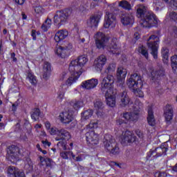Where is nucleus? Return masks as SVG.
<instances>
[{
  "mask_svg": "<svg viewBox=\"0 0 177 177\" xmlns=\"http://www.w3.org/2000/svg\"><path fill=\"white\" fill-rule=\"evenodd\" d=\"M136 16L138 19H141L140 24L142 27H153L157 26L160 23V20L157 19L156 15L151 12L147 13V6L145 4H138L136 6ZM147 13V14H146Z\"/></svg>",
  "mask_w": 177,
  "mask_h": 177,
  "instance_id": "obj_1",
  "label": "nucleus"
},
{
  "mask_svg": "<svg viewBox=\"0 0 177 177\" xmlns=\"http://www.w3.org/2000/svg\"><path fill=\"white\" fill-rule=\"evenodd\" d=\"M127 84L129 89L138 97H143L145 96L143 91L140 90L143 88V80H142V76L138 75V73L131 75L130 78L127 80Z\"/></svg>",
  "mask_w": 177,
  "mask_h": 177,
  "instance_id": "obj_2",
  "label": "nucleus"
},
{
  "mask_svg": "<svg viewBox=\"0 0 177 177\" xmlns=\"http://www.w3.org/2000/svg\"><path fill=\"white\" fill-rule=\"evenodd\" d=\"M104 147L111 154H120V147L115 139L110 134H105L104 138Z\"/></svg>",
  "mask_w": 177,
  "mask_h": 177,
  "instance_id": "obj_3",
  "label": "nucleus"
},
{
  "mask_svg": "<svg viewBox=\"0 0 177 177\" xmlns=\"http://www.w3.org/2000/svg\"><path fill=\"white\" fill-rule=\"evenodd\" d=\"M88 63V57L85 55L80 56L77 59L71 61L69 65V71H77L82 74V67Z\"/></svg>",
  "mask_w": 177,
  "mask_h": 177,
  "instance_id": "obj_4",
  "label": "nucleus"
},
{
  "mask_svg": "<svg viewBox=\"0 0 177 177\" xmlns=\"http://www.w3.org/2000/svg\"><path fill=\"white\" fill-rule=\"evenodd\" d=\"M100 90L102 93L114 91V76L113 75L107 74L102 79Z\"/></svg>",
  "mask_w": 177,
  "mask_h": 177,
  "instance_id": "obj_5",
  "label": "nucleus"
},
{
  "mask_svg": "<svg viewBox=\"0 0 177 177\" xmlns=\"http://www.w3.org/2000/svg\"><path fill=\"white\" fill-rule=\"evenodd\" d=\"M71 15V11L69 10L57 11L54 16L55 24L58 26V27H61V26L66 24L68 21Z\"/></svg>",
  "mask_w": 177,
  "mask_h": 177,
  "instance_id": "obj_6",
  "label": "nucleus"
},
{
  "mask_svg": "<svg viewBox=\"0 0 177 177\" xmlns=\"http://www.w3.org/2000/svg\"><path fill=\"white\" fill-rule=\"evenodd\" d=\"M71 52H73V44L68 42L64 46H59L55 50V55L59 57H62V59L68 57L71 55Z\"/></svg>",
  "mask_w": 177,
  "mask_h": 177,
  "instance_id": "obj_7",
  "label": "nucleus"
},
{
  "mask_svg": "<svg viewBox=\"0 0 177 177\" xmlns=\"http://www.w3.org/2000/svg\"><path fill=\"white\" fill-rule=\"evenodd\" d=\"M157 38L156 35H152L147 39V46L151 50V55L154 59H158V45L157 43L158 41H154Z\"/></svg>",
  "mask_w": 177,
  "mask_h": 177,
  "instance_id": "obj_8",
  "label": "nucleus"
},
{
  "mask_svg": "<svg viewBox=\"0 0 177 177\" xmlns=\"http://www.w3.org/2000/svg\"><path fill=\"white\" fill-rule=\"evenodd\" d=\"M132 112H125L123 113V118L127 122H136L139 120L140 114V107L134 106Z\"/></svg>",
  "mask_w": 177,
  "mask_h": 177,
  "instance_id": "obj_9",
  "label": "nucleus"
},
{
  "mask_svg": "<svg viewBox=\"0 0 177 177\" xmlns=\"http://www.w3.org/2000/svg\"><path fill=\"white\" fill-rule=\"evenodd\" d=\"M167 151H168V148L165 145H161L159 147L151 149L148 153L147 158L154 160L158 157L167 156Z\"/></svg>",
  "mask_w": 177,
  "mask_h": 177,
  "instance_id": "obj_10",
  "label": "nucleus"
},
{
  "mask_svg": "<svg viewBox=\"0 0 177 177\" xmlns=\"http://www.w3.org/2000/svg\"><path fill=\"white\" fill-rule=\"evenodd\" d=\"M70 73H71V75L65 81V83L60 85L62 86V91H67L69 86H71L73 84H75V82L78 81V79L81 75L77 71H70Z\"/></svg>",
  "mask_w": 177,
  "mask_h": 177,
  "instance_id": "obj_11",
  "label": "nucleus"
},
{
  "mask_svg": "<svg viewBox=\"0 0 177 177\" xmlns=\"http://www.w3.org/2000/svg\"><path fill=\"white\" fill-rule=\"evenodd\" d=\"M20 149L17 146L12 145L8 148L6 158L11 162H16L19 160Z\"/></svg>",
  "mask_w": 177,
  "mask_h": 177,
  "instance_id": "obj_12",
  "label": "nucleus"
},
{
  "mask_svg": "<svg viewBox=\"0 0 177 177\" xmlns=\"http://www.w3.org/2000/svg\"><path fill=\"white\" fill-rule=\"evenodd\" d=\"M94 39L95 41L96 46L98 49L102 48H106L109 39L106 37V35L102 32H98L94 35Z\"/></svg>",
  "mask_w": 177,
  "mask_h": 177,
  "instance_id": "obj_13",
  "label": "nucleus"
},
{
  "mask_svg": "<svg viewBox=\"0 0 177 177\" xmlns=\"http://www.w3.org/2000/svg\"><path fill=\"white\" fill-rule=\"evenodd\" d=\"M107 63V57L104 55H101L95 59L93 67L96 71H102Z\"/></svg>",
  "mask_w": 177,
  "mask_h": 177,
  "instance_id": "obj_14",
  "label": "nucleus"
},
{
  "mask_svg": "<svg viewBox=\"0 0 177 177\" xmlns=\"http://www.w3.org/2000/svg\"><path fill=\"white\" fill-rule=\"evenodd\" d=\"M86 140L88 145L96 146L99 145V135L95 131H86Z\"/></svg>",
  "mask_w": 177,
  "mask_h": 177,
  "instance_id": "obj_15",
  "label": "nucleus"
},
{
  "mask_svg": "<svg viewBox=\"0 0 177 177\" xmlns=\"http://www.w3.org/2000/svg\"><path fill=\"white\" fill-rule=\"evenodd\" d=\"M115 15L111 12H106L105 15V21L104 23V28H113L115 27Z\"/></svg>",
  "mask_w": 177,
  "mask_h": 177,
  "instance_id": "obj_16",
  "label": "nucleus"
},
{
  "mask_svg": "<svg viewBox=\"0 0 177 177\" xmlns=\"http://www.w3.org/2000/svg\"><path fill=\"white\" fill-rule=\"evenodd\" d=\"M7 175L8 177H25L24 171L15 166H9L7 168Z\"/></svg>",
  "mask_w": 177,
  "mask_h": 177,
  "instance_id": "obj_17",
  "label": "nucleus"
},
{
  "mask_svg": "<svg viewBox=\"0 0 177 177\" xmlns=\"http://www.w3.org/2000/svg\"><path fill=\"white\" fill-rule=\"evenodd\" d=\"M121 139L122 143H134V142L138 140V138L135 134H133V133L130 131H126L123 132L121 136Z\"/></svg>",
  "mask_w": 177,
  "mask_h": 177,
  "instance_id": "obj_18",
  "label": "nucleus"
},
{
  "mask_svg": "<svg viewBox=\"0 0 177 177\" xmlns=\"http://www.w3.org/2000/svg\"><path fill=\"white\" fill-rule=\"evenodd\" d=\"M59 120L62 124L67 125L74 121V117L73 116V112L71 111H64L59 114Z\"/></svg>",
  "mask_w": 177,
  "mask_h": 177,
  "instance_id": "obj_19",
  "label": "nucleus"
},
{
  "mask_svg": "<svg viewBox=\"0 0 177 177\" xmlns=\"http://www.w3.org/2000/svg\"><path fill=\"white\" fill-rule=\"evenodd\" d=\"M165 120L167 124H169L172 119L174 118V108L172 105L167 104L164 108V114Z\"/></svg>",
  "mask_w": 177,
  "mask_h": 177,
  "instance_id": "obj_20",
  "label": "nucleus"
},
{
  "mask_svg": "<svg viewBox=\"0 0 177 177\" xmlns=\"http://www.w3.org/2000/svg\"><path fill=\"white\" fill-rule=\"evenodd\" d=\"M127 74H128V71L126 68L119 67L116 72L117 82L120 84H124L125 78H127Z\"/></svg>",
  "mask_w": 177,
  "mask_h": 177,
  "instance_id": "obj_21",
  "label": "nucleus"
},
{
  "mask_svg": "<svg viewBox=\"0 0 177 177\" xmlns=\"http://www.w3.org/2000/svg\"><path fill=\"white\" fill-rule=\"evenodd\" d=\"M99 84V80L96 78H92L86 80L82 83V87L84 89L91 90L96 88Z\"/></svg>",
  "mask_w": 177,
  "mask_h": 177,
  "instance_id": "obj_22",
  "label": "nucleus"
},
{
  "mask_svg": "<svg viewBox=\"0 0 177 177\" xmlns=\"http://www.w3.org/2000/svg\"><path fill=\"white\" fill-rule=\"evenodd\" d=\"M104 93H105V99L107 106L109 107H115L116 98L114 91H108Z\"/></svg>",
  "mask_w": 177,
  "mask_h": 177,
  "instance_id": "obj_23",
  "label": "nucleus"
},
{
  "mask_svg": "<svg viewBox=\"0 0 177 177\" xmlns=\"http://www.w3.org/2000/svg\"><path fill=\"white\" fill-rule=\"evenodd\" d=\"M69 139H71V135L70 134V132L64 129L59 130L58 136L55 138V140H57V142L60 140H69Z\"/></svg>",
  "mask_w": 177,
  "mask_h": 177,
  "instance_id": "obj_24",
  "label": "nucleus"
},
{
  "mask_svg": "<svg viewBox=\"0 0 177 177\" xmlns=\"http://www.w3.org/2000/svg\"><path fill=\"white\" fill-rule=\"evenodd\" d=\"M52 73V65L48 62H45L43 65V72L42 75L44 80H48L50 77Z\"/></svg>",
  "mask_w": 177,
  "mask_h": 177,
  "instance_id": "obj_25",
  "label": "nucleus"
},
{
  "mask_svg": "<svg viewBox=\"0 0 177 177\" xmlns=\"http://www.w3.org/2000/svg\"><path fill=\"white\" fill-rule=\"evenodd\" d=\"M131 104H132L131 98H129V96H128V94L127 93V92L124 91L121 94V98H120L121 107L129 106H131Z\"/></svg>",
  "mask_w": 177,
  "mask_h": 177,
  "instance_id": "obj_26",
  "label": "nucleus"
},
{
  "mask_svg": "<svg viewBox=\"0 0 177 177\" xmlns=\"http://www.w3.org/2000/svg\"><path fill=\"white\" fill-rule=\"evenodd\" d=\"M66 37H68V31L66 30H59L55 33L54 39L57 42H60L63 39H66Z\"/></svg>",
  "mask_w": 177,
  "mask_h": 177,
  "instance_id": "obj_27",
  "label": "nucleus"
},
{
  "mask_svg": "<svg viewBox=\"0 0 177 177\" xmlns=\"http://www.w3.org/2000/svg\"><path fill=\"white\" fill-rule=\"evenodd\" d=\"M102 16L103 14L102 12H98L91 16L90 18L91 27H97L99 21H100V19H102Z\"/></svg>",
  "mask_w": 177,
  "mask_h": 177,
  "instance_id": "obj_28",
  "label": "nucleus"
},
{
  "mask_svg": "<svg viewBox=\"0 0 177 177\" xmlns=\"http://www.w3.org/2000/svg\"><path fill=\"white\" fill-rule=\"evenodd\" d=\"M117 39H114L111 43L109 48V51L112 53V55H120L121 53V48L120 46H117Z\"/></svg>",
  "mask_w": 177,
  "mask_h": 177,
  "instance_id": "obj_29",
  "label": "nucleus"
},
{
  "mask_svg": "<svg viewBox=\"0 0 177 177\" xmlns=\"http://www.w3.org/2000/svg\"><path fill=\"white\" fill-rule=\"evenodd\" d=\"M121 22L124 26H128L133 23V16L131 14H122L121 16Z\"/></svg>",
  "mask_w": 177,
  "mask_h": 177,
  "instance_id": "obj_30",
  "label": "nucleus"
},
{
  "mask_svg": "<svg viewBox=\"0 0 177 177\" xmlns=\"http://www.w3.org/2000/svg\"><path fill=\"white\" fill-rule=\"evenodd\" d=\"M147 74L148 75H150L153 79H154L157 75H159V77H162L164 75V69H162L158 71H154V68H149L147 70Z\"/></svg>",
  "mask_w": 177,
  "mask_h": 177,
  "instance_id": "obj_31",
  "label": "nucleus"
},
{
  "mask_svg": "<svg viewBox=\"0 0 177 177\" xmlns=\"http://www.w3.org/2000/svg\"><path fill=\"white\" fill-rule=\"evenodd\" d=\"M59 156L63 160H71V157L73 160H75V155L71 151H63Z\"/></svg>",
  "mask_w": 177,
  "mask_h": 177,
  "instance_id": "obj_32",
  "label": "nucleus"
},
{
  "mask_svg": "<svg viewBox=\"0 0 177 177\" xmlns=\"http://www.w3.org/2000/svg\"><path fill=\"white\" fill-rule=\"evenodd\" d=\"M147 121L151 127H154V125H156V119H154V114L153 113V109L151 107H149L148 109Z\"/></svg>",
  "mask_w": 177,
  "mask_h": 177,
  "instance_id": "obj_33",
  "label": "nucleus"
},
{
  "mask_svg": "<svg viewBox=\"0 0 177 177\" xmlns=\"http://www.w3.org/2000/svg\"><path fill=\"white\" fill-rule=\"evenodd\" d=\"M161 55L162 57V61L165 64H168L169 59V50L167 47H163L161 49Z\"/></svg>",
  "mask_w": 177,
  "mask_h": 177,
  "instance_id": "obj_34",
  "label": "nucleus"
},
{
  "mask_svg": "<svg viewBox=\"0 0 177 177\" xmlns=\"http://www.w3.org/2000/svg\"><path fill=\"white\" fill-rule=\"evenodd\" d=\"M99 125V121L97 120H91L89 123V124L86 125L85 127V131L91 132V131H93L94 129H96Z\"/></svg>",
  "mask_w": 177,
  "mask_h": 177,
  "instance_id": "obj_35",
  "label": "nucleus"
},
{
  "mask_svg": "<svg viewBox=\"0 0 177 177\" xmlns=\"http://www.w3.org/2000/svg\"><path fill=\"white\" fill-rule=\"evenodd\" d=\"M92 115H93V111H92V109H88L82 113V120L86 121V120H89Z\"/></svg>",
  "mask_w": 177,
  "mask_h": 177,
  "instance_id": "obj_36",
  "label": "nucleus"
},
{
  "mask_svg": "<svg viewBox=\"0 0 177 177\" xmlns=\"http://www.w3.org/2000/svg\"><path fill=\"white\" fill-rule=\"evenodd\" d=\"M26 79L28 80L32 85H37V77L32 72H28Z\"/></svg>",
  "mask_w": 177,
  "mask_h": 177,
  "instance_id": "obj_37",
  "label": "nucleus"
},
{
  "mask_svg": "<svg viewBox=\"0 0 177 177\" xmlns=\"http://www.w3.org/2000/svg\"><path fill=\"white\" fill-rule=\"evenodd\" d=\"M24 168L26 171H28V172H30V171L32 170V168H34L32 161H31L30 158H26Z\"/></svg>",
  "mask_w": 177,
  "mask_h": 177,
  "instance_id": "obj_38",
  "label": "nucleus"
},
{
  "mask_svg": "<svg viewBox=\"0 0 177 177\" xmlns=\"http://www.w3.org/2000/svg\"><path fill=\"white\" fill-rule=\"evenodd\" d=\"M119 6L120 8H122L123 9H125L126 10H131L132 7L131 6V4L129 3L126 0H122L119 2Z\"/></svg>",
  "mask_w": 177,
  "mask_h": 177,
  "instance_id": "obj_39",
  "label": "nucleus"
},
{
  "mask_svg": "<svg viewBox=\"0 0 177 177\" xmlns=\"http://www.w3.org/2000/svg\"><path fill=\"white\" fill-rule=\"evenodd\" d=\"M52 26V19H47L45 22L41 26V29L43 31H48V28H50Z\"/></svg>",
  "mask_w": 177,
  "mask_h": 177,
  "instance_id": "obj_40",
  "label": "nucleus"
},
{
  "mask_svg": "<svg viewBox=\"0 0 177 177\" xmlns=\"http://www.w3.org/2000/svg\"><path fill=\"white\" fill-rule=\"evenodd\" d=\"M72 105L75 110H77V109H80V107H82L84 106V102L75 100L72 102Z\"/></svg>",
  "mask_w": 177,
  "mask_h": 177,
  "instance_id": "obj_41",
  "label": "nucleus"
},
{
  "mask_svg": "<svg viewBox=\"0 0 177 177\" xmlns=\"http://www.w3.org/2000/svg\"><path fill=\"white\" fill-rule=\"evenodd\" d=\"M166 17L173 21H177V12L174 11L167 12Z\"/></svg>",
  "mask_w": 177,
  "mask_h": 177,
  "instance_id": "obj_42",
  "label": "nucleus"
},
{
  "mask_svg": "<svg viewBox=\"0 0 177 177\" xmlns=\"http://www.w3.org/2000/svg\"><path fill=\"white\" fill-rule=\"evenodd\" d=\"M138 52L142 55L146 59H149V53H147V50L143 46H140L138 48Z\"/></svg>",
  "mask_w": 177,
  "mask_h": 177,
  "instance_id": "obj_43",
  "label": "nucleus"
},
{
  "mask_svg": "<svg viewBox=\"0 0 177 177\" xmlns=\"http://www.w3.org/2000/svg\"><path fill=\"white\" fill-rule=\"evenodd\" d=\"M39 114H40V111L39 109H34L32 115H31V118L34 121H37L39 118Z\"/></svg>",
  "mask_w": 177,
  "mask_h": 177,
  "instance_id": "obj_44",
  "label": "nucleus"
},
{
  "mask_svg": "<svg viewBox=\"0 0 177 177\" xmlns=\"http://www.w3.org/2000/svg\"><path fill=\"white\" fill-rule=\"evenodd\" d=\"M163 1V2H165V3H168L169 5H170V6L174 9L176 10L177 9V1L176 0H162Z\"/></svg>",
  "mask_w": 177,
  "mask_h": 177,
  "instance_id": "obj_45",
  "label": "nucleus"
},
{
  "mask_svg": "<svg viewBox=\"0 0 177 177\" xmlns=\"http://www.w3.org/2000/svg\"><path fill=\"white\" fill-rule=\"evenodd\" d=\"M57 93L58 96L57 97V99L59 102H62V100H63V97H64V93H66V91L62 90V86H59Z\"/></svg>",
  "mask_w": 177,
  "mask_h": 177,
  "instance_id": "obj_46",
  "label": "nucleus"
},
{
  "mask_svg": "<svg viewBox=\"0 0 177 177\" xmlns=\"http://www.w3.org/2000/svg\"><path fill=\"white\" fill-rule=\"evenodd\" d=\"M94 108L95 110H102L103 109V102L100 100H96L94 102Z\"/></svg>",
  "mask_w": 177,
  "mask_h": 177,
  "instance_id": "obj_47",
  "label": "nucleus"
},
{
  "mask_svg": "<svg viewBox=\"0 0 177 177\" xmlns=\"http://www.w3.org/2000/svg\"><path fill=\"white\" fill-rule=\"evenodd\" d=\"M50 133V135L55 136L57 135V136H59V133L60 132V130H59L55 127H52L49 131H48Z\"/></svg>",
  "mask_w": 177,
  "mask_h": 177,
  "instance_id": "obj_48",
  "label": "nucleus"
},
{
  "mask_svg": "<svg viewBox=\"0 0 177 177\" xmlns=\"http://www.w3.org/2000/svg\"><path fill=\"white\" fill-rule=\"evenodd\" d=\"M171 67L173 70H176L177 68V55H174L171 58Z\"/></svg>",
  "mask_w": 177,
  "mask_h": 177,
  "instance_id": "obj_49",
  "label": "nucleus"
},
{
  "mask_svg": "<svg viewBox=\"0 0 177 177\" xmlns=\"http://www.w3.org/2000/svg\"><path fill=\"white\" fill-rule=\"evenodd\" d=\"M106 71L108 73H113V71H115V64H110L106 68Z\"/></svg>",
  "mask_w": 177,
  "mask_h": 177,
  "instance_id": "obj_50",
  "label": "nucleus"
},
{
  "mask_svg": "<svg viewBox=\"0 0 177 177\" xmlns=\"http://www.w3.org/2000/svg\"><path fill=\"white\" fill-rule=\"evenodd\" d=\"M39 164L41 165V167H44V165H45V164L46 163V158H45L44 157L42 156H39Z\"/></svg>",
  "mask_w": 177,
  "mask_h": 177,
  "instance_id": "obj_51",
  "label": "nucleus"
},
{
  "mask_svg": "<svg viewBox=\"0 0 177 177\" xmlns=\"http://www.w3.org/2000/svg\"><path fill=\"white\" fill-rule=\"evenodd\" d=\"M157 175H158V177H169V176H171L170 175H168L167 174V172L156 173V176H157Z\"/></svg>",
  "mask_w": 177,
  "mask_h": 177,
  "instance_id": "obj_52",
  "label": "nucleus"
},
{
  "mask_svg": "<svg viewBox=\"0 0 177 177\" xmlns=\"http://www.w3.org/2000/svg\"><path fill=\"white\" fill-rule=\"evenodd\" d=\"M136 134L137 135V136H138L140 139H143V138H145L143 133L140 131V130H136Z\"/></svg>",
  "mask_w": 177,
  "mask_h": 177,
  "instance_id": "obj_53",
  "label": "nucleus"
},
{
  "mask_svg": "<svg viewBox=\"0 0 177 177\" xmlns=\"http://www.w3.org/2000/svg\"><path fill=\"white\" fill-rule=\"evenodd\" d=\"M52 162H53L52 159H50L49 158H46V167H52Z\"/></svg>",
  "mask_w": 177,
  "mask_h": 177,
  "instance_id": "obj_54",
  "label": "nucleus"
},
{
  "mask_svg": "<svg viewBox=\"0 0 177 177\" xmlns=\"http://www.w3.org/2000/svg\"><path fill=\"white\" fill-rule=\"evenodd\" d=\"M57 146H62L63 150H67V147H66V142H59Z\"/></svg>",
  "mask_w": 177,
  "mask_h": 177,
  "instance_id": "obj_55",
  "label": "nucleus"
},
{
  "mask_svg": "<svg viewBox=\"0 0 177 177\" xmlns=\"http://www.w3.org/2000/svg\"><path fill=\"white\" fill-rule=\"evenodd\" d=\"M35 13H37L38 15H39V13H42V7H41V6L35 7Z\"/></svg>",
  "mask_w": 177,
  "mask_h": 177,
  "instance_id": "obj_56",
  "label": "nucleus"
},
{
  "mask_svg": "<svg viewBox=\"0 0 177 177\" xmlns=\"http://www.w3.org/2000/svg\"><path fill=\"white\" fill-rule=\"evenodd\" d=\"M171 34L174 35V37H177V28L176 27H173L171 28Z\"/></svg>",
  "mask_w": 177,
  "mask_h": 177,
  "instance_id": "obj_57",
  "label": "nucleus"
},
{
  "mask_svg": "<svg viewBox=\"0 0 177 177\" xmlns=\"http://www.w3.org/2000/svg\"><path fill=\"white\" fill-rule=\"evenodd\" d=\"M41 128H42V124H37L35 126V129L36 132H37V133L39 132V129H41Z\"/></svg>",
  "mask_w": 177,
  "mask_h": 177,
  "instance_id": "obj_58",
  "label": "nucleus"
},
{
  "mask_svg": "<svg viewBox=\"0 0 177 177\" xmlns=\"http://www.w3.org/2000/svg\"><path fill=\"white\" fill-rule=\"evenodd\" d=\"M45 127L48 131L52 128V127L50 126V122H49V121H46L45 122Z\"/></svg>",
  "mask_w": 177,
  "mask_h": 177,
  "instance_id": "obj_59",
  "label": "nucleus"
},
{
  "mask_svg": "<svg viewBox=\"0 0 177 177\" xmlns=\"http://www.w3.org/2000/svg\"><path fill=\"white\" fill-rule=\"evenodd\" d=\"M75 161H77V162H81L82 161L83 158H82V155H79L78 156L75 157Z\"/></svg>",
  "mask_w": 177,
  "mask_h": 177,
  "instance_id": "obj_60",
  "label": "nucleus"
},
{
  "mask_svg": "<svg viewBox=\"0 0 177 177\" xmlns=\"http://www.w3.org/2000/svg\"><path fill=\"white\" fill-rule=\"evenodd\" d=\"M13 1H15V2L18 5H23V3H24L26 0H13Z\"/></svg>",
  "mask_w": 177,
  "mask_h": 177,
  "instance_id": "obj_61",
  "label": "nucleus"
},
{
  "mask_svg": "<svg viewBox=\"0 0 177 177\" xmlns=\"http://www.w3.org/2000/svg\"><path fill=\"white\" fill-rule=\"evenodd\" d=\"M11 59H12L13 62H17V58H16V54L15 53H11Z\"/></svg>",
  "mask_w": 177,
  "mask_h": 177,
  "instance_id": "obj_62",
  "label": "nucleus"
},
{
  "mask_svg": "<svg viewBox=\"0 0 177 177\" xmlns=\"http://www.w3.org/2000/svg\"><path fill=\"white\" fill-rule=\"evenodd\" d=\"M66 77H67V73L66 72H64L62 73V75L60 76V80H62L63 81V80H64V78H66Z\"/></svg>",
  "mask_w": 177,
  "mask_h": 177,
  "instance_id": "obj_63",
  "label": "nucleus"
},
{
  "mask_svg": "<svg viewBox=\"0 0 177 177\" xmlns=\"http://www.w3.org/2000/svg\"><path fill=\"white\" fill-rule=\"evenodd\" d=\"M41 143L45 146H50V142H48V140H42Z\"/></svg>",
  "mask_w": 177,
  "mask_h": 177,
  "instance_id": "obj_64",
  "label": "nucleus"
}]
</instances>
